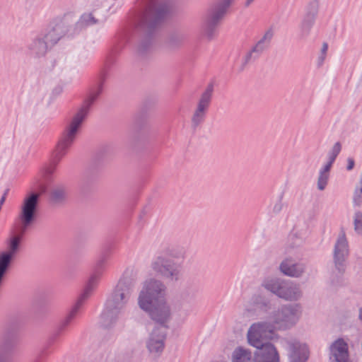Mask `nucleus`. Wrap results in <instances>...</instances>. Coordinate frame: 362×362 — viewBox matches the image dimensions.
<instances>
[{"label": "nucleus", "instance_id": "2", "mask_svg": "<svg viewBox=\"0 0 362 362\" xmlns=\"http://www.w3.org/2000/svg\"><path fill=\"white\" fill-rule=\"evenodd\" d=\"M184 253L173 247H165L159 252L151 262L152 271L169 282H177L182 278V263Z\"/></svg>", "mask_w": 362, "mask_h": 362}, {"label": "nucleus", "instance_id": "7", "mask_svg": "<svg viewBox=\"0 0 362 362\" xmlns=\"http://www.w3.org/2000/svg\"><path fill=\"white\" fill-rule=\"evenodd\" d=\"M38 198V194L33 193L26 197L22 202L18 214L20 228L22 233H25L35 221Z\"/></svg>", "mask_w": 362, "mask_h": 362}, {"label": "nucleus", "instance_id": "17", "mask_svg": "<svg viewBox=\"0 0 362 362\" xmlns=\"http://www.w3.org/2000/svg\"><path fill=\"white\" fill-rule=\"evenodd\" d=\"M280 269L286 275L298 277L304 272V267L302 264L293 263L291 259H286L281 264Z\"/></svg>", "mask_w": 362, "mask_h": 362}, {"label": "nucleus", "instance_id": "34", "mask_svg": "<svg viewBox=\"0 0 362 362\" xmlns=\"http://www.w3.org/2000/svg\"><path fill=\"white\" fill-rule=\"evenodd\" d=\"M327 49H328V45L327 42H324L322 45L320 53L324 55H326Z\"/></svg>", "mask_w": 362, "mask_h": 362}, {"label": "nucleus", "instance_id": "38", "mask_svg": "<svg viewBox=\"0 0 362 362\" xmlns=\"http://www.w3.org/2000/svg\"><path fill=\"white\" fill-rule=\"evenodd\" d=\"M254 1L255 0H245V7L250 6L254 2Z\"/></svg>", "mask_w": 362, "mask_h": 362}, {"label": "nucleus", "instance_id": "36", "mask_svg": "<svg viewBox=\"0 0 362 362\" xmlns=\"http://www.w3.org/2000/svg\"><path fill=\"white\" fill-rule=\"evenodd\" d=\"M105 259H104V258H103V259H101L98 260V262H97V264H96L97 269H99L102 268V267H103V264H105Z\"/></svg>", "mask_w": 362, "mask_h": 362}, {"label": "nucleus", "instance_id": "25", "mask_svg": "<svg viewBox=\"0 0 362 362\" xmlns=\"http://www.w3.org/2000/svg\"><path fill=\"white\" fill-rule=\"evenodd\" d=\"M317 12H308L304 17L301 23L302 31L307 34L310 32L311 28L314 25Z\"/></svg>", "mask_w": 362, "mask_h": 362}, {"label": "nucleus", "instance_id": "39", "mask_svg": "<svg viewBox=\"0 0 362 362\" xmlns=\"http://www.w3.org/2000/svg\"><path fill=\"white\" fill-rule=\"evenodd\" d=\"M359 318L361 320H362V309H360L359 310Z\"/></svg>", "mask_w": 362, "mask_h": 362}, {"label": "nucleus", "instance_id": "16", "mask_svg": "<svg viewBox=\"0 0 362 362\" xmlns=\"http://www.w3.org/2000/svg\"><path fill=\"white\" fill-rule=\"evenodd\" d=\"M66 28L63 24L54 25L43 37L50 47L55 45L65 35Z\"/></svg>", "mask_w": 362, "mask_h": 362}, {"label": "nucleus", "instance_id": "4", "mask_svg": "<svg viewBox=\"0 0 362 362\" xmlns=\"http://www.w3.org/2000/svg\"><path fill=\"white\" fill-rule=\"evenodd\" d=\"M133 289L132 282L127 279H121L110 298L107 300L105 309L102 315L103 325L106 327L115 322L128 303Z\"/></svg>", "mask_w": 362, "mask_h": 362}, {"label": "nucleus", "instance_id": "27", "mask_svg": "<svg viewBox=\"0 0 362 362\" xmlns=\"http://www.w3.org/2000/svg\"><path fill=\"white\" fill-rule=\"evenodd\" d=\"M269 45L266 43L262 39H260L252 48L251 52L249 54L251 56L253 53L260 54L269 47Z\"/></svg>", "mask_w": 362, "mask_h": 362}, {"label": "nucleus", "instance_id": "9", "mask_svg": "<svg viewBox=\"0 0 362 362\" xmlns=\"http://www.w3.org/2000/svg\"><path fill=\"white\" fill-rule=\"evenodd\" d=\"M264 286L279 298L286 300H296L301 296L298 288L291 282L271 279L265 281Z\"/></svg>", "mask_w": 362, "mask_h": 362}, {"label": "nucleus", "instance_id": "10", "mask_svg": "<svg viewBox=\"0 0 362 362\" xmlns=\"http://www.w3.org/2000/svg\"><path fill=\"white\" fill-rule=\"evenodd\" d=\"M232 1L220 0L211 6L204 23V28L208 36L212 35L214 30L223 18Z\"/></svg>", "mask_w": 362, "mask_h": 362}, {"label": "nucleus", "instance_id": "35", "mask_svg": "<svg viewBox=\"0 0 362 362\" xmlns=\"http://www.w3.org/2000/svg\"><path fill=\"white\" fill-rule=\"evenodd\" d=\"M281 209H282V204L279 202V203L276 204L274 206L273 211L274 212H279L281 210Z\"/></svg>", "mask_w": 362, "mask_h": 362}, {"label": "nucleus", "instance_id": "21", "mask_svg": "<svg viewBox=\"0 0 362 362\" xmlns=\"http://www.w3.org/2000/svg\"><path fill=\"white\" fill-rule=\"evenodd\" d=\"M49 48L51 47L44 38L35 40L31 45V49L37 57L44 56Z\"/></svg>", "mask_w": 362, "mask_h": 362}, {"label": "nucleus", "instance_id": "3", "mask_svg": "<svg viewBox=\"0 0 362 362\" xmlns=\"http://www.w3.org/2000/svg\"><path fill=\"white\" fill-rule=\"evenodd\" d=\"M167 12L164 6H156L146 11L139 18L137 28L144 33L139 42L136 52L140 56L151 52L153 47V30L159 25Z\"/></svg>", "mask_w": 362, "mask_h": 362}, {"label": "nucleus", "instance_id": "6", "mask_svg": "<svg viewBox=\"0 0 362 362\" xmlns=\"http://www.w3.org/2000/svg\"><path fill=\"white\" fill-rule=\"evenodd\" d=\"M298 319V306H283L271 312L267 322L272 330L286 329L295 325Z\"/></svg>", "mask_w": 362, "mask_h": 362}, {"label": "nucleus", "instance_id": "22", "mask_svg": "<svg viewBox=\"0 0 362 362\" xmlns=\"http://www.w3.org/2000/svg\"><path fill=\"white\" fill-rule=\"evenodd\" d=\"M67 197V189L63 186L54 188L51 192V200L55 204L63 203Z\"/></svg>", "mask_w": 362, "mask_h": 362}, {"label": "nucleus", "instance_id": "8", "mask_svg": "<svg viewBox=\"0 0 362 362\" xmlns=\"http://www.w3.org/2000/svg\"><path fill=\"white\" fill-rule=\"evenodd\" d=\"M213 91L214 86L209 84L199 97L191 116V125L193 129H197L204 122L211 102Z\"/></svg>", "mask_w": 362, "mask_h": 362}, {"label": "nucleus", "instance_id": "12", "mask_svg": "<svg viewBox=\"0 0 362 362\" xmlns=\"http://www.w3.org/2000/svg\"><path fill=\"white\" fill-rule=\"evenodd\" d=\"M349 254L348 242L344 230H341L337 238L334 250V261L336 268L340 272L344 271L343 262Z\"/></svg>", "mask_w": 362, "mask_h": 362}, {"label": "nucleus", "instance_id": "23", "mask_svg": "<svg viewBox=\"0 0 362 362\" xmlns=\"http://www.w3.org/2000/svg\"><path fill=\"white\" fill-rule=\"evenodd\" d=\"M98 19L93 12L85 13L82 14L78 19V22L76 23V26L78 28H84L95 25L98 23Z\"/></svg>", "mask_w": 362, "mask_h": 362}, {"label": "nucleus", "instance_id": "15", "mask_svg": "<svg viewBox=\"0 0 362 362\" xmlns=\"http://www.w3.org/2000/svg\"><path fill=\"white\" fill-rule=\"evenodd\" d=\"M290 362H305L308 358V349L298 341L288 342Z\"/></svg>", "mask_w": 362, "mask_h": 362}, {"label": "nucleus", "instance_id": "31", "mask_svg": "<svg viewBox=\"0 0 362 362\" xmlns=\"http://www.w3.org/2000/svg\"><path fill=\"white\" fill-rule=\"evenodd\" d=\"M341 144L339 142L334 144L329 157V159H330L331 161H334L335 158L341 151Z\"/></svg>", "mask_w": 362, "mask_h": 362}, {"label": "nucleus", "instance_id": "19", "mask_svg": "<svg viewBox=\"0 0 362 362\" xmlns=\"http://www.w3.org/2000/svg\"><path fill=\"white\" fill-rule=\"evenodd\" d=\"M100 276L101 273L96 272L90 277L84 291L80 296L82 298L87 300L91 296L98 284Z\"/></svg>", "mask_w": 362, "mask_h": 362}, {"label": "nucleus", "instance_id": "14", "mask_svg": "<svg viewBox=\"0 0 362 362\" xmlns=\"http://www.w3.org/2000/svg\"><path fill=\"white\" fill-rule=\"evenodd\" d=\"M331 356L330 358L335 362H347L348 346L347 344L342 339H337L330 347Z\"/></svg>", "mask_w": 362, "mask_h": 362}, {"label": "nucleus", "instance_id": "28", "mask_svg": "<svg viewBox=\"0 0 362 362\" xmlns=\"http://www.w3.org/2000/svg\"><path fill=\"white\" fill-rule=\"evenodd\" d=\"M354 230L355 231L358 233H362V213L360 211H358L354 215Z\"/></svg>", "mask_w": 362, "mask_h": 362}, {"label": "nucleus", "instance_id": "5", "mask_svg": "<svg viewBox=\"0 0 362 362\" xmlns=\"http://www.w3.org/2000/svg\"><path fill=\"white\" fill-rule=\"evenodd\" d=\"M98 94V93H94L89 96L86 105L78 110L67 126L62 139L59 141L56 147V156L58 159H60L66 153L68 149L74 143L79 132L82 123L88 115V107L95 100Z\"/></svg>", "mask_w": 362, "mask_h": 362}, {"label": "nucleus", "instance_id": "11", "mask_svg": "<svg viewBox=\"0 0 362 362\" xmlns=\"http://www.w3.org/2000/svg\"><path fill=\"white\" fill-rule=\"evenodd\" d=\"M272 327L267 322H261L252 324L247 333V338L249 344L259 348L266 344V340L272 332Z\"/></svg>", "mask_w": 362, "mask_h": 362}, {"label": "nucleus", "instance_id": "1", "mask_svg": "<svg viewBox=\"0 0 362 362\" xmlns=\"http://www.w3.org/2000/svg\"><path fill=\"white\" fill-rule=\"evenodd\" d=\"M137 305L153 321L158 324L151 327L146 339V346L148 352L153 356H157L164 349L165 325L171 316V308L167 300L164 282L153 277L144 280L137 297Z\"/></svg>", "mask_w": 362, "mask_h": 362}, {"label": "nucleus", "instance_id": "37", "mask_svg": "<svg viewBox=\"0 0 362 362\" xmlns=\"http://www.w3.org/2000/svg\"><path fill=\"white\" fill-rule=\"evenodd\" d=\"M325 58H326V55H324V54L320 53V57L318 58L319 63L320 64H322V62L325 61Z\"/></svg>", "mask_w": 362, "mask_h": 362}, {"label": "nucleus", "instance_id": "29", "mask_svg": "<svg viewBox=\"0 0 362 362\" xmlns=\"http://www.w3.org/2000/svg\"><path fill=\"white\" fill-rule=\"evenodd\" d=\"M329 179V174L320 172L317 179V188L319 190L325 189Z\"/></svg>", "mask_w": 362, "mask_h": 362}, {"label": "nucleus", "instance_id": "18", "mask_svg": "<svg viewBox=\"0 0 362 362\" xmlns=\"http://www.w3.org/2000/svg\"><path fill=\"white\" fill-rule=\"evenodd\" d=\"M232 362H255V358H252L249 350L238 347L232 354Z\"/></svg>", "mask_w": 362, "mask_h": 362}, {"label": "nucleus", "instance_id": "32", "mask_svg": "<svg viewBox=\"0 0 362 362\" xmlns=\"http://www.w3.org/2000/svg\"><path fill=\"white\" fill-rule=\"evenodd\" d=\"M334 161H331L329 159V162L325 165V166L323 168L322 170H320V172H323L325 173L329 174V171L331 168L332 164Z\"/></svg>", "mask_w": 362, "mask_h": 362}, {"label": "nucleus", "instance_id": "20", "mask_svg": "<svg viewBox=\"0 0 362 362\" xmlns=\"http://www.w3.org/2000/svg\"><path fill=\"white\" fill-rule=\"evenodd\" d=\"M185 40V35L181 33L171 34L166 42V49L169 51H174L179 49Z\"/></svg>", "mask_w": 362, "mask_h": 362}, {"label": "nucleus", "instance_id": "24", "mask_svg": "<svg viewBox=\"0 0 362 362\" xmlns=\"http://www.w3.org/2000/svg\"><path fill=\"white\" fill-rule=\"evenodd\" d=\"M15 339V334L13 332L6 331L1 339V349L4 351H10L13 346Z\"/></svg>", "mask_w": 362, "mask_h": 362}, {"label": "nucleus", "instance_id": "26", "mask_svg": "<svg viewBox=\"0 0 362 362\" xmlns=\"http://www.w3.org/2000/svg\"><path fill=\"white\" fill-rule=\"evenodd\" d=\"M86 300H85L84 298H82V297H81V296L78 298L76 304L72 308V309L71 310V311L69 312L68 315L66 317L65 320H64V322L62 323L63 326L67 325L71 322V320L76 317V315L78 313L80 308H81V306L83 305V304L84 303V302Z\"/></svg>", "mask_w": 362, "mask_h": 362}, {"label": "nucleus", "instance_id": "30", "mask_svg": "<svg viewBox=\"0 0 362 362\" xmlns=\"http://www.w3.org/2000/svg\"><path fill=\"white\" fill-rule=\"evenodd\" d=\"M274 35V30L272 27H270L264 32V33L261 39H262L264 41H265L266 43H268L269 45H270V42L273 38Z\"/></svg>", "mask_w": 362, "mask_h": 362}, {"label": "nucleus", "instance_id": "33", "mask_svg": "<svg viewBox=\"0 0 362 362\" xmlns=\"http://www.w3.org/2000/svg\"><path fill=\"white\" fill-rule=\"evenodd\" d=\"M347 163H348V165H347L346 169L348 170H352L355 165L354 160L352 158H349L347 159Z\"/></svg>", "mask_w": 362, "mask_h": 362}, {"label": "nucleus", "instance_id": "13", "mask_svg": "<svg viewBox=\"0 0 362 362\" xmlns=\"http://www.w3.org/2000/svg\"><path fill=\"white\" fill-rule=\"evenodd\" d=\"M255 357V362H279V356L275 346L268 342L257 348Z\"/></svg>", "mask_w": 362, "mask_h": 362}]
</instances>
